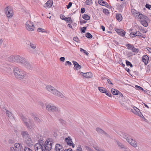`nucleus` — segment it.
Returning <instances> with one entry per match:
<instances>
[{"instance_id":"f257e3e1","label":"nucleus","mask_w":151,"mask_h":151,"mask_svg":"<svg viewBox=\"0 0 151 151\" xmlns=\"http://www.w3.org/2000/svg\"><path fill=\"white\" fill-rule=\"evenodd\" d=\"M45 88L48 91L55 96L63 98L65 97L63 93H61L52 86L47 85L46 86Z\"/></svg>"},{"instance_id":"f03ea898","label":"nucleus","mask_w":151,"mask_h":151,"mask_svg":"<svg viewBox=\"0 0 151 151\" xmlns=\"http://www.w3.org/2000/svg\"><path fill=\"white\" fill-rule=\"evenodd\" d=\"M13 72L15 77L18 79H21L27 76V73L17 67L14 68Z\"/></svg>"},{"instance_id":"7ed1b4c3","label":"nucleus","mask_w":151,"mask_h":151,"mask_svg":"<svg viewBox=\"0 0 151 151\" xmlns=\"http://www.w3.org/2000/svg\"><path fill=\"white\" fill-rule=\"evenodd\" d=\"M22 119L27 128L32 129L35 127V125L32 119H28L24 116H22Z\"/></svg>"},{"instance_id":"20e7f679","label":"nucleus","mask_w":151,"mask_h":151,"mask_svg":"<svg viewBox=\"0 0 151 151\" xmlns=\"http://www.w3.org/2000/svg\"><path fill=\"white\" fill-rule=\"evenodd\" d=\"M24 58L18 55H12L8 58V60L12 62H15L21 64Z\"/></svg>"},{"instance_id":"39448f33","label":"nucleus","mask_w":151,"mask_h":151,"mask_svg":"<svg viewBox=\"0 0 151 151\" xmlns=\"http://www.w3.org/2000/svg\"><path fill=\"white\" fill-rule=\"evenodd\" d=\"M58 108L53 104L51 103L47 104L46 105V110L50 112H58L59 111Z\"/></svg>"},{"instance_id":"423d86ee","label":"nucleus","mask_w":151,"mask_h":151,"mask_svg":"<svg viewBox=\"0 0 151 151\" xmlns=\"http://www.w3.org/2000/svg\"><path fill=\"white\" fill-rule=\"evenodd\" d=\"M4 11L8 18H11L14 14L13 10L10 6H7L5 9Z\"/></svg>"},{"instance_id":"0eeeda50","label":"nucleus","mask_w":151,"mask_h":151,"mask_svg":"<svg viewBox=\"0 0 151 151\" xmlns=\"http://www.w3.org/2000/svg\"><path fill=\"white\" fill-rule=\"evenodd\" d=\"M26 28L29 31H32L34 30L35 27L34 23L30 21H28L26 23Z\"/></svg>"},{"instance_id":"6e6552de","label":"nucleus","mask_w":151,"mask_h":151,"mask_svg":"<svg viewBox=\"0 0 151 151\" xmlns=\"http://www.w3.org/2000/svg\"><path fill=\"white\" fill-rule=\"evenodd\" d=\"M28 70H32V67L29 62L25 58H24L21 64Z\"/></svg>"},{"instance_id":"1a4fd4ad","label":"nucleus","mask_w":151,"mask_h":151,"mask_svg":"<svg viewBox=\"0 0 151 151\" xmlns=\"http://www.w3.org/2000/svg\"><path fill=\"white\" fill-rule=\"evenodd\" d=\"M52 142L47 139L44 143V148L47 150H50L52 149Z\"/></svg>"},{"instance_id":"9d476101","label":"nucleus","mask_w":151,"mask_h":151,"mask_svg":"<svg viewBox=\"0 0 151 151\" xmlns=\"http://www.w3.org/2000/svg\"><path fill=\"white\" fill-rule=\"evenodd\" d=\"M36 151H43L44 148L43 144L38 143L34 145Z\"/></svg>"},{"instance_id":"9b49d317","label":"nucleus","mask_w":151,"mask_h":151,"mask_svg":"<svg viewBox=\"0 0 151 151\" xmlns=\"http://www.w3.org/2000/svg\"><path fill=\"white\" fill-rule=\"evenodd\" d=\"M80 75L86 78H90L92 77L93 74L91 72H88L86 73L81 72Z\"/></svg>"},{"instance_id":"f8f14e48","label":"nucleus","mask_w":151,"mask_h":151,"mask_svg":"<svg viewBox=\"0 0 151 151\" xmlns=\"http://www.w3.org/2000/svg\"><path fill=\"white\" fill-rule=\"evenodd\" d=\"M128 142L132 146L134 147H136L137 146V142L136 141L132 139L130 137L129 139H128Z\"/></svg>"},{"instance_id":"ddd939ff","label":"nucleus","mask_w":151,"mask_h":151,"mask_svg":"<svg viewBox=\"0 0 151 151\" xmlns=\"http://www.w3.org/2000/svg\"><path fill=\"white\" fill-rule=\"evenodd\" d=\"M65 141L68 145L72 146L73 147H74L75 145L73 143L72 139L70 137H68L66 138L65 139Z\"/></svg>"},{"instance_id":"4468645a","label":"nucleus","mask_w":151,"mask_h":151,"mask_svg":"<svg viewBox=\"0 0 151 151\" xmlns=\"http://www.w3.org/2000/svg\"><path fill=\"white\" fill-rule=\"evenodd\" d=\"M131 111L133 113L137 115L141 116L142 115L139 110L136 107L134 106L133 108L131 109Z\"/></svg>"},{"instance_id":"2eb2a0df","label":"nucleus","mask_w":151,"mask_h":151,"mask_svg":"<svg viewBox=\"0 0 151 151\" xmlns=\"http://www.w3.org/2000/svg\"><path fill=\"white\" fill-rule=\"evenodd\" d=\"M53 4V1L51 0H49L45 4L44 6L46 9L50 8Z\"/></svg>"},{"instance_id":"dca6fc26","label":"nucleus","mask_w":151,"mask_h":151,"mask_svg":"<svg viewBox=\"0 0 151 151\" xmlns=\"http://www.w3.org/2000/svg\"><path fill=\"white\" fill-rule=\"evenodd\" d=\"M119 134L122 137L126 139L128 141V139H129L130 137L129 135L125 133L122 132H120L119 133Z\"/></svg>"},{"instance_id":"f3484780","label":"nucleus","mask_w":151,"mask_h":151,"mask_svg":"<svg viewBox=\"0 0 151 151\" xmlns=\"http://www.w3.org/2000/svg\"><path fill=\"white\" fill-rule=\"evenodd\" d=\"M137 18L139 19V20L140 22L143 20L148 19V17L142 14H140V13L137 17Z\"/></svg>"},{"instance_id":"a211bd4d","label":"nucleus","mask_w":151,"mask_h":151,"mask_svg":"<svg viewBox=\"0 0 151 151\" xmlns=\"http://www.w3.org/2000/svg\"><path fill=\"white\" fill-rule=\"evenodd\" d=\"M115 30L119 35L121 36H124L125 35V32L122 29L116 28Z\"/></svg>"},{"instance_id":"6ab92c4d","label":"nucleus","mask_w":151,"mask_h":151,"mask_svg":"<svg viewBox=\"0 0 151 151\" xmlns=\"http://www.w3.org/2000/svg\"><path fill=\"white\" fill-rule=\"evenodd\" d=\"M14 147L16 151H22V149L20 144L18 143H16L14 145Z\"/></svg>"},{"instance_id":"aec40b11","label":"nucleus","mask_w":151,"mask_h":151,"mask_svg":"<svg viewBox=\"0 0 151 151\" xmlns=\"http://www.w3.org/2000/svg\"><path fill=\"white\" fill-rule=\"evenodd\" d=\"M64 149L62 146L59 144H57L55 147L56 151H63Z\"/></svg>"},{"instance_id":"412c9836","label":"nucleus","mask_w":151,"mask_h":151,"mask_svg":"<svg viewBox=\"0 0 151 151\" xmlns=\"http://www.w3.org/2000/svg\"><path fill=\"white\" fill-rule=\"evenodd\" d=\"M96 131L99 134H101L104 135L108 136V134L106 132L99 128H97L96 129Z\"/></svg>"},{"instance_id":"4be33fe9","label":"nucleus","mask_w":151,"mask_h":151,"mask_svg":"<svg viewBox=\"0 0 151 151\" xmlns=\"http://www.w3.org/2000/svg\"><path fill=\"white\" fill-rule=\"evenodd\" d=\"M73 63L74 65V69L76 70L80 69L81 68V66L80 65L76 62L73 61Z\"/></svg>"},{"instance_id":"5701e85b","label":"nucleus","mask_w":151,"mask_h":151,"mask_svg":"<svg viewBox=\"0 0 151 151\" xmlns=\"http://www.w3.org/2000/svg\"><path fill=\"white\" fill-rule=\"evenodd\" d=\"M149 59L148 56L146 55H144L142 57V60L145 65H147L148 63Z\"/></svg>"},{"instance_id":"b1692460","label":"nucleus","mask_w":151,"mask_h":151,"mask_svg":"<svg viewBox=\"0 0 151 151\" xmlns=\"http://www.w3.org/2000/svg\"><path fill=\"white\" fill-rule=\"evenodd\" d=\"M21 134L24 138H27L29 137V134L27 131H22L21 132Z\"/></svg>"},{"instance_id":"393cba45","label":"nucleus","mask_w":151,"mask_h":151,"mask_svg":"<svg viewBox=\"0 0 151 151\" xmlns=\"http://www.w3.org/2000/svg\"><path fill=\"white\" fill-rule=\"evenodd\" d=\"M26 143L29 146H31L33 145V143L32 142L31 139L29 137L27 138L26 141Z\"/></svg>"},{"instance_id":"a878e982","label":"nucleus","mask_w":151,"mask_h":151,"mask_svg":"<svg viewBox=\"0 0 151 151\" xmlns=\"http://www.w3.org/2000/svg\"><path fill=\"white\" fill-rule=\"evenodd\" d=\"M98 3L99 4L103 6H108L107 3L103 1L102 0H99L98 1Z\"/></svg>"},{"instance_id":"bb28decb","label":"nucleus","mask_w":151,"mask_h":151,"mask_svg":"<svg viewBox=\"0 0 151 151\" xmlns=\"http://www.w3.org/2000/svg\"><path fill=\"white\" fill-rule=\"evenodd\" d=\"M132 12L133 15L136 18H137L139 13V12L135 10H132Z\"/></svg>"},{"instance_id":"cd10ccee","label":"nucleus","mask_w":151,"mask_h":151,"mask_svg":"<svg viewBox=\"0 0 151 151\" xmlns=\"http://www.w3.org/2000/svg\"><path fill=\"white\" fill-rule=\"evenodd\" d=\"M6 115L8 116L10 119H14V117L12 115V113L9 111L7 110L6 111Z\"/></svg>"},{"instance_id":"c85d7f7f","label":"nucleus","mask_w":151,"mask_h":151,"mask_svg":"<svg viewBox=\"0 0 151 151\" xmlns=\"http://www.w3.org/2000/svg\"><path fill=\"white\" fill-rule=\"evenodd\" d=\"M147 19H144L141 21V24L144 27H147L148 26V24L147 22Z\"/></svg>"},{"instance_id":"c756f323","label":"nucleus","mask_w":151,"mask_h":151,"mask_svg":"<svg viewBox=\"0 0 151 151\" xmlns=\"http://www.w3.org/2000/svg\"><path fill=\"white\" fill-rule=\"evenodd\" d=\"M111 91L112 94L116 95L118 94V92H119V91L114 88L111 89Z\"/></svg>"},{"instance_id":"7c9ffc66","label":"nucleus","mask_w":151,"mask_h":151,"mask_svg":"<svg viewBox=\"0 0 151 151\" xmlns=\"http://www.w3.org/2000/svg\"><path fill=\"white\" fill-rule=\"evenodd\" d=\"M116 19L119 21H121L122 19L121 15L118 14H116Z\"/></svg>"},{"instance_id":"2f4dec72","label":"nucleus","mask_w":151,"mask_h":151,"mask_svg":"<svg viewBox=\"0 0 151 151\" xmlns=\"http://www.w3.org/2000/svg\"><path fill=\"white\" fill-rule=\"evenodd\" d=\"M98 89L100 92L103 93H105L106 92V89L103 87H99L98 88Z\"/></svg>"},{"instance_id":"473e14b6","label":"nucleus","mask_w":151,"mask_h":151,"mask_svg":"<svg viewBox=\"0 0 151 151\" xmlns=\"http://www.w3.org/2000/svg\"><path fill=\"white\" fill-rule=\"evenodd\" d=\"M30 46L33 49H35L36 47V44L34 43L30 42Z\"/></svg>"},{"instance_id":"72a5a7b5","label":"nucleus","mask_w":151,"mask_h":151,"mask_svg":"<svg viewBox=\"0 0 151 151\" xmlns=\"http://www.w3.org/2000/svg\"><path fill=\"white\" fill-rule=\"evenodd\" d=\"M33 119L35 122L37 123H39L40 122V119L37 117L35 116L34 117Z\"/></svg>"},{"instance_id":"f704fd0d","label":"nucleus","mask_w":151,"mask_h":151,"mask_svg":"<svg viewBox=\"0 0 151 151\" xmlns=\"http://www.w3.org/2000/svg\"><path fill=\"white\" fill-rule=\"evenodd\" d=\"M83 18L85 20H88L90 19V17L87 15V14H84L83 16Z\"/></svg>"},{"instance_id":"c9c22d12","label":"nucleus","mask_w":151,"mask_h":151,"mask_svg":"<svg viewBox=\"0 0 151 151\" xmlns=\"http://www.w3.org/2000/svg\"><path fill=\"white\" fill-rule=\"evenodd\" d=\"M126 47H127V48L129 50H132V47H133V46L130 44H128L126 45Z\"/></svg>"},{"instance_id":"e433bc0d","label":"nucleus","mask_w":151,"mask_h":151,"mask_svg":"<svg viewBox=\"0 0 151 151\" xmlns=\"http://www.w3.org/2000/svg\"><path fill=\"white\" fill-rule=\"evenodd\" d=\"M132 47L133 48L132 49V50H131L132 52H135L136 53H138L139 52V50L138 49L134 47V46H133V47Z\"/></svg>"},{"instance_id":"4c0bfd02","label":"nucleus","mask_w":151,"mask_h":151,"mask_svg":"<svg viewBox=\"0 0 151 151\" xmlns=\"http://www.w3.org/2000/svg\"><path fill=\"white\" fill-rule=\"evenodd\" d=\"M80 51L81 52H83V53L87 55H88V53L86 50L83 49L82 48H80Z\"/></svg>"},{"instance_id":"58836bf2","label":"nucleus","mask_w":151,"mask_h":151,"mask_svg":"<svg viewBox=\"0 0 151 151\" xmlns=\"http://www.w3.org/2000/svg\"><path fill=\"white\" fill-rule=\"evenodd\" d=\"M86 37L88 38H91L92 37V35L89 33H87L86 35Z\"/></svg>"},{"instance_id":"ea45409f","label":"nucleus","mask_w":151,"mask_h":151,"mask_svg":"<svg viewBox=\"0 0 151 151\" xmlns=\"http://www.w3.org/2000/svg\"><path fill=\"white\" fill-rule=\"evenodd\" d=\"M37 31L39 32H45V30L41 28H39L37 29Z\"/></svg>"},{"instance_id":"a19ab883","label":"nucleus","mask_w":151,"mask_h":151,"mask_svg":"<svg viewBox=\"0 0 151 151\" xmlns=\"http://www.w3.org/2000/svg\"><path fill=\"white\" fill-rule=\"evenodd\" d=\"M65 20L67 21L70 23H71L72 22V21L70 17L67 18Z\"/></svg>"},{"instance_id":"79ce46f5","label":"nucleus","mask_w":151,"mask_h":151,"mask_svg":"<svg viewBox=\"0 0 151 151\" xmlns=\"http://www.w3.org/2000/svg\"><path fill=\"white\" fill-rule=\"evenodd\" d=\"M103 12L106 14H109V12L108 9H104L103 10Z\"/></svg>"},{"instance_id":"37998d69","label":"nucleus","mask_w":151,"mask_h":151,"mask_svg":"<svg viewBox=\"0 0 151 151\" xmlns=\"http://www.w3.org/2000/svg\"><path fill=\"white\" fill-rule=\"evenodd\" d=\"M134 35H135V36H142L141 33L139 31H137L136 32H135Z\"/></svg>"},{"instance_id":"c03bdc74","label":"nucleus","mask_w":151,"mask_h":151,"mask_svg":"<svg viewBox=\"0 0 151 151\" xmlns=\"http://www.w3.org/2000/svg\"><path fill=\"white\" fill-rule=\"evenodd\" d=\"M135 88L137 90H140L142 91L143 90V88L142 87L137 85L135 86Z\"/></svg>"},{"instance_id":"a18cd8bd","label":"nucleus","mask_w":151,"mask_h":151,"mask_svg":"<svg viewBox=\"0 0 151 151\" xmlns=\"http://www.w3.org/2000/svg\"><path fill=\"white\" fill-rule=\"evenodd\" d=\"M126 63L127 65H130L131 67H132L133 66L131 63L127 60H126Z\"/></svg>"},{"instance_id":"49530a36","label":"nucleus","mask_w":151,"mask_h":151,"mask_svg":"<svg viewBox=\"0 0 151 151\" xmlns=\"http://www.w3.org/2000/svg\"><path fill=\"white\" fill-rule=\"evenodd\" d=\"M119 96V98H121L122 99H124V97L123 96V94L121 93L119 91V92H118V94Z\"/></svg>"},{"instance_id":"de8ad7c7","label":"nucleus","mask_w":151,"mask_h":151,"mask_svg":"<svg viewBox=\"0 0 151 151\" xmlns=\"http://www.w3.org/2000/svg\"><path fill=\"white\" fill-rule=\"evenodd\" d=\"M117 144L118 145L121 147L122 148H124V145L123 144H122L121 143L119 142H117Z\"/></svg>"},{"instance_id":"09e8293b","label":"nucleus","mask_w":151,"mask_h":151,"mask_svg":"<svg viewBox=\"0 0 151 151\" xmlns=\"http://www.w3.org/2000/svg\"><path fill=\"white\" fill-rule=\"evenodd\" d=\"M86 27H83L81 28V31L83 33H84L85 32L86 30Z\"/></svg>"},{"instance_id":"8fccbe9b","label":"nucleus","mask_w":151,"mask_h":151,"mask_svg":"<svg viewBox=\"0 0 151 151\" xmlns=\"http://www.w3.org/2000/svg\"><path fill=\"white\" fill-rule=\"evenodd\" d=\"M145 7L149 9H150L151 8V5L148 4H147L145 5Z\"/></svg>"},{"instance_id":"3c124183","label":"nucleus","mask_w":151,"mask_h":151,"mask_svg":"<svg viewBox=\"0 0 151 151\" xmlns=\"http://www.w3.org/2000/svg\"><path fill=\"white\" fill-rule=\"evenodd\" d=\"M72 65V63L70 62L67 61L66 62L65 65Z\"/></svg>"},{"instance_id":"603ef678","label":"nucleus","mask_w":151,"mask_h":151,"mask_svg":"<svg viewBox=\"0 0 151 151\" xmlns=\"http://www.w3.org/2000/svg\"><path fill=\"white\" fill-rule=\"evenodd\" d=\"M72 5V3L71 2H69L68 5H67V9H69L71 6Z\"/></svg>"},{"instance_id":"864d4df0","label":"nucleus","mask_w":151,"mask_h":151,"mask_svg":"<svg viewBox=\"0 0 151 151\" xmlns=\"http://www.w3.org/2000/svg\"><path fill=\"white\" fill-rule=\"evenodd\" d=\"M24 151H33L31 149L29 148L25 147L24 148Z\"/></svg>"},{"instance_id":"5fc2aeb1","label":"nucleus","mask_w":151,"mask_h":151,"mask_svg":"<svg viewBox=\"0 0 151 151\" xmlns=\"http://www.w3.org/2000/svg\"><path fill=\"white\" fill-rule=\"evenodd\" d=\"M105 93H106V95L107 96H108L110 97H112V96H111V93H109V92H108L107 93L106 92Z\"/></svg>"},{"instance_id":"6e6d98bb","label":"nucleus","mask_w":151,"mask_h":151,"mask_svg":"<svg viewBox=\"0 0 151 151\" xmlns=\"http://www.w3.org/2000/svg\"><path fill=\"white\" fill-rule=\"evenodd\" d=\"M73 40L77 42H78L79 40L78 39L77 37H74L73 38Z\"/></svg>"},{"instance_id":"4d7b16f0","label":"nucleus","mask_w":151,"mask_h":151,"mask_svg":"<svg viewBox=\"0 0 151 151\" xmlns=\"http://www.w3.org/2000/svg\"><path fill=\"white\" fill-rule=\"evenodd\" d=\"M134 33L135 32H134V33H133L132 32L130 33V37H135V35H134Z\"/></svg>"},{"instance_id":"13d9d810","label":"nucleus","mask_w":151,"mask_h":151,"mask_svg":"<svg viewBox=\"0 0 151 151\" xmlns=\"http://www.w3.org/2000/svg\"><path fill=\"white\" fill-rule=\"evenodd\" d=\"M60 60L62 62H64L65 60V58L64 57H61L60 58Z\"/></svg>"},{"instance_id":"bf43d9fd","label":"nucleus","mask_w":151,"mask_h":151,"mask_svg":"<svg viewBox=\"0 0 151 151\" xmlns=\"http://www.w3.org/2000/svg\"><path fill=\"white\" fill-rule=\"evenodd\" d=\"M60 17L61 19L65 20H66L67 18V17H65L63 15L61 16Z\"/></svg>"},{"instance_id":"052dcab7","label":"nucleus","mask_w":151,"mask_h":151,"mask_svg":"<svg viewBox=\"0 0 151 151\" xmlns=\"http://www.w3.org/2000/svg\"><path fill=\"white\" fill-rule=\"evenodd\" d=\"M85 11V9L84 8H81V13H83Z\"/></svg>"},{"instance_id":"680f3d73","label":"nucleus","mask_w":151,"mask_h":151,"mask_svg":"<svg viewBox=\"0 0 151 151\" xmlns=\"http://www.w3.org/2000/svg\"><path fill=\"white\" fill-rule=\"evenodd\" d=\"M107 82L109 83L112 85H113V83H112L110 79H108L107 80Z\"/></svg>"},{"instance_id":"e2e57ef3","label":"nucleus","mask_w":151,"mask_h":151,"mask_svg":"<svg viewBox=\"0 0 151 151\" xmlns=\"http://www.w3.org/2000/svg\"><path fill=\"white\" fill-rule=\"evenodd\" d=\"M76 151H82V149L81 147L78 146Z\"/></svg>"},{"instance_id":"0e129e2a","label":"nucleus","mask_w":151,"mask_h":151,"mask_svg":"<svg viewBox=\"0 0 151 151\" xmlns=\"http://www.w3.org/2000/svg\"><path fill=\"white\" fill-rule=\"evenodd\" d=\"M86 22V21L83 20H81L80 22V23L81 24H83V23H85Z\"/></svg>"},{"instance_id":"69168bd1","label":"nucleus","mask_w":151,"mask_h":151,"mask_svg":"<svg viewBox=\"0 0 151 151\" xmlns=\"http://www.w3.org/2000/svg\"><path fill=\"white\" fill-rule=\"evenodd\" d=\"M10 150L11 151H16L15 148L14 149L13 147H10Z\"/></svg>"},{"instance_id":"338daca9","label":"nucleus","mask_w":151,"mask_h":151,"mask_svg":"<svg viewBox=\"0 0 151 151\" xmlns=\"http://www.w3.org/2000/svg\"><path fill=\"white\" fill-rule=\"evenodd\" d=\"M101 28L102 29V30L103 31H105V28L104 26H101Z\"/></svg>"},{"instance_id":"774afa93","label":"nucleus","mask_w":151,"mask_h":151,"mask_svg":"<svg viewBox=\"0 0 151 151\" xmlns=\"http://www.w3.org/2000/svg\"><path fill=\"white\" fill-rule=\"evenodd\" d=\"M64 151H72V150L70 149L65 150Z\"/></svg>"}]
</instances>
